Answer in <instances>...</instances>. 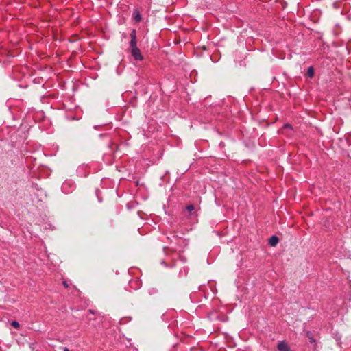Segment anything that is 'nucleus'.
<instances>
[{
  "label": "nucleus",
  "mask_w": 351,
  "mask_h": 351,
  "mask_svg": "<svg viewBox=\"0 0 351 351\" xmlns=\"http://www.w3.org/2000/svg\"><path fill=\"white\" fill-rule=\"evenodd\" d=\"M11 325L15 328H19L20 326L19 323L16 320L12 321Z\"/></svg>",
  "instance_id": "obj_10"
},
{
  "label": "nucleus",
  "mask_w": 351,
  "mask_h": 351,
  "mask_svg": "<svg viewBox=\"0 0 351 351\" xmlns=\"http://www.w3.org/2000/svg\"><path fill=\"white\" fill-rule=\"evenodd\" d=\"M186 210L189 213V216L191 217H197L198 214L197 212L199 208H195L193 204H189L186 206Z\"/></svg>",
  "instance_id": "obj_2"
},
{
  "label": "nucleus",
  "mask_w": 351,
  "mask_h": 351,
  "mask_svg": "<svg viewBox=\"0 0 351 351\" xmlns=\"http://www.w3.org/2000/svg\"><path fill=\"white\" fill-rule=\"evenodd\" d=\"M64 351H70V350L67 348H64Z\"/></svg>",
  "instance_id": "obj_18"
},
{
  "label": "nucleus",
  "mask_w": 351,
  "mask_h": 351,
  "mask_svg": "<svg viewBox=\"0 0 351 351\" xmlns=\"http://www.w3.org/2000/svg\"><path fill=\"white\" fill-rule=\"evenodd\" d=\"M88 312H89L90 313H91V314H93V313H93V310H91V309L88 310Z\"/></svg>",
  "instance_id": "obj_17"
},
{
  "label": "nucleus",
  "mask_w": 351,
  "mask_h": 351,
  "mask_svg": "<svg viewBox=\"0 0 351 351\" xmlns=\"http://www.w3.org/2000/svg\"><path fill=\"white\" fill-rule=\"evenodd\" d=\"M157 293H158V289L156 288L151 287L148 289V293L149 295H154V294H156Z\"/></svg>",
  "instance_id": "obj_9"
},
{
  "label": "nucleus",
  "mask_w": 351,
  "mask_h": 351,
  "mask_svg": "<svg viewBox=\"0 0 351 351\" xmlns=\"http://www.w3.org/2000/svg\"><path fill=\"white\" fill-rule=\"evenodd\" d=\"M131 40L130 42V46L132 49L138 48L136 41V29H132L130 34Z\"/></svg>",
  "instance_id": "obj_3"
},
{
  "label": "nucleus",
  "mask_w": 351,
  "mask_h": 351,
  "mask_svg": "<svg viewBox=\"0 0 351 351\" xmlns=\"http://www.w3.org/2000/svg\"><path fill=\"white\" fill-rule=\"evenodd\" d=\"M131 54L136 61H141L143 59V56L138 48H134L131 49Z\"/></svg>",
  "instance_id": "obj_4"
},
{
  "label": "nucleus",
  "mask_w": 351,
  "mask_h": 351,
  "mask_svg": "<svg viewBox=\"0 0 351 351\" xmlns=\"http://www.w3.org/2000/svg\"><path fill=\"white\" fill-rule=\"evenodd\" d=\"M307 75L309 77H313L314 76V69L312 66L308 69Z\"/></svg>",
  "instance_id": "obj_8"
},
{
  "label": "nucleus",
  "mask_w": 351,
  "mask_h": 351,
  "mask_svg": "<svg viewBox=\"0 0 351 351\" xmlns=\"http://www.w3.org/2000/svg\"><path fill=\"white\" fill-rule=\"evenodd\" d=\"M284 128H290V129H292V127L290 124L289 123H286L284 125Z\"/></svg>",
  "instance_id": "obj_15"
},
{
  "label": "nucleus",
  "mask_w": 351,
  "mask_h": 351,
  "mask_svg": "<svg viewBox=\"0 0 351 351\" xmlns=\"http://www.w3.org/2000/svg\"><path fill=\"white\" fill-rule=\"evenodd\" d=\"M43 226H44V228H45V229H46V228H47L48 227L51 226V224H49V223H47V222H45V223H44V224H43Z\"/></svg>",
  "instance_id": "obj_14"
},
{
  "label": "nucleus",
  "mask_w": 351,
  "mask_h": 351,
  "mask_svg": "<svg viewBox=\"0 0 351 351\" xmlns=\"http://www.w3.org/2000/svg\"><path fill=\"white\" fill-rule=\"evenodd\" d=\"M75 189V184L71 180L65 181L62 185V191L64 193H69Z\"/></svg>",
  "instance_id": "obj_1"
},
{
  "label": "nucleus",
  "mask_w": 351,
  "mask_h": 351,
  "mask_svg": "<svg viewBox=\"0 0 351 351\" xmlns=\"http://www.w3.org/2000/svg\"><path fill=\"white\" fill-rule=\"evenodd\" d=\"M277 348L279 351H290L287 343L284 341H282L278 343Z\"/></svg>",
  "instance_id": "obj_6"
},
{
  "label": "nucleus",
  "mask_w": 351,
  "mask_h": 351,
  "mask_svg": "<svg viewBox=\"0 0 351 351\" xmlns=\"http://www.w3.org/2000/svg\"><path fill=\"white\" fill-rule=\"evenodd\" d=\"M130 285L134 289H138L141 287L142 282L140 280L135 279L130 281Z\"/></svg>",
  "instance_id": "obj_5"
},
{
  "label": "nucleus",
  "mask_w": 351,
  "mask_h": 351,
  "mask_svg": "<svg viewBox=\"0 0 351 351\" xmlns=\"http://www.w3.org/2000/svg\"><path fill=\"white\" fill-rule=\"evenodd\" d=\"M63 285L65 287H68V284L66 281H63Z\"/></svg>",
  "instance_id": "obj_16"
},
{
  "label": "nucleus",
  "mask_w": 351,
  "mask_h": 351,
  "mask_svg": "<svg viewBox=\"0 0 351 351\" xmlns=\"http://www.w3.org/2000/svg\"><path fill=\"white\" fill-rule=\"evenodd\" d=\"M160 264H161V265H164V266H165V267H173V265H171V266H170V265H169L166 263V261H164V260L160 261Z\"/></svg>",
  "instance_id": "obj_11"
},
{
  "label": "nucleus",
  "mask_w": 351,
  "mask_h": 351,
  "mask_svg": "<svg viewBox=\"0 0 351 351\" xmlns=\"http://www.w3.org/2000/svg\"><path fill=\"white\" fill-rule=\"evenodd\" d=\"M310 335H311V332H307V337L309 338L310 341H311V342H314V341H315V340L313 339V338L312 337V336H310Z\"/></svg>",
  "instance_id": "obj_13"
},
{
  "label": "nucleus",
  "mask_w": 351,
  "mask_h": 351,
  "mask_svg": "<svg viewBox=\"0 0 351 351\" xmlns=\"http://www.w3.org/2000/svg\"><path fill=\"white\" fill-rule=\"evenodd\" d=\"M135 20L136 21H140L141 20V16L138 12L137 13L136 16H135Z\"/></svg>",
  "instance_id": "obj_12"
},
{
  "label": "nucleus",
  "mask_w": 351,
  "mask_h": 351,
  "mask_svg": "<svg viewBox=\"0 0 351 351\" xmlns=\"http://www.w3.org/2000/svg\"><path fill=\"white\" fill-rule=\"evenodd\" d=\"M279 242V239L277 236L273 235L269 240V243L271 246L275 247Z\"/></svg>",
  "instance_id": "obj_7"
}]
</instances>
